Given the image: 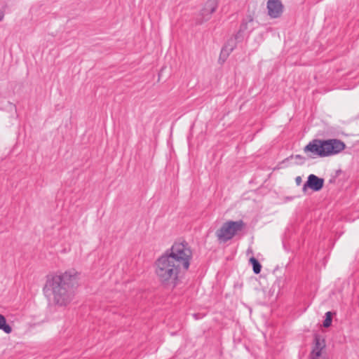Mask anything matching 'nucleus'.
Wrapping results in <instances>:
<instances>
[{
    "mask_svg": "<svg viewBox=\"0 0 359 359\" xmlns=\"http://www.w3.org/2000/svg\"><path fill=\"white\" fill-rule=\"evenodd\" d=\"M332 312L330 311H327L326 313H325V319L323 321V326L325 327H328L331 325V323H332Z\"/></svg>",
    "mask_w": 359,
    "mask_h": 359,
    "instance_id": "f8f14e48",
    "label": "nucleus"
},
{
    "mask_svg": "<svg viewBox=\"0 0 359 359\" xmlns=\"http://www.w3.org/2000/svg\"><path fill=\"white\" fill-rule=\"evenodd\" d=\"M245 227L243 220L227 221L216 231V236L219 242H227L241 231Z\"/></svg>",
    "mask_w": 359,
    "mask_h": 359,
    "instance_id": "20e7f679",
    "label": "nucleus"
},
{
    "mask_svg": "<svg viewBox=\"0 0 359 359\" xmlns=\"http://www.w3.org/2000/svg\"><path fill=\"white\" fill-rule=\"evenodd\" d=\"M324 185V179L317 177L313 174L309 175L306 181V186L313 191H320Z\"/></svg>",
    "mask_w": 359,
    "mask_h": 359,
    "instance_id": "6e6552de",
    "label": "nucleus"
},
{
    "mask_svg": "<svg viewBox=\"0 0 359 359\" xmlns=\"http://www.w3.org/2000/svg\"><path fill=\"white\" fill-rule=\"evenodd\" d=\"M283 6L280 0H268V14L271 18H279L283 13Z\"/></svg>",
    "mask_w": 359,
    "mask_h": 359,
    "instance_id": "423d86ee",
    "label": "nucleus"
},
{
    "mask_svg": "<svg viewBox=\"0 0 359 359\" xmlns=\"http://www.w3.org/2000/svg\"><path fill=\"white\" fill-rule=\"evenodd\" d=\"M4 13L3 11H0V22H1L4 20Z\"/></svg>",
    "mask_w": 359,
    "mask_h": 359,
    "instance_id": "f3484780",
    "label": "nucleus"
},
{
    "mask_svg": "<svg viewBox=\"0 0 359 359\" xmlns=\"http://www.w3.org/2000/svg\"><path fill=\"white\" fill-rule=\"evenodd\" d=\"M192 251L187 243H175L154 263V271L164 286H177L188 271Z\"/></svg>",
    "mask_w": 359,
    "mask_h": 359,
    "instance_id": "f257e3e1",
    "label": "nucleus"
},
{
    "mask_svg": "<svg viewBox=\"0 0 359 359\" xmlns=\"http://www.w3.org/2000/svg\"><path fill=\"white\" fill-rule=\"evenodd\" d=\"M0 330L6 334H10L12 332V327L6 323L5 317L1 314H0Z\"/></svg>",
    "mask_w": 359,
    "mask_h": 359,
    "instance_id": "9d476101",
    "label": "nucleus"
},
{
    "mask_svg": "<svg viewBox=\"0 0 359 359\" xmlns=\"http://www.w3.org/2000/svg\"><path fill=\"white\" fill-rule=\"evenodd\" d=\"M308 188H309V186H306V182L304 183V184L303 185V187H302V191L303 192L306 193Z\"/></svg>",
    "mask_w": 359,
    "mask_h": 359,
    "instance_id": "dca6fc26",
    "label": "nucleus"
},
{
    "mask_svg": "<svg viewBox=\"0 0 359 359\" xmlns=\"http://www.w3.org/2000/svg\"><path fill=\"white\" fill-rule=\"evenodd\" d=\"M77 273L69 270L48 278L46 287L51 290L54 302L59 306H66L73 299L74 287L76 283Z\"/></svg>",
    "mask_w": 359,
    "mask_h": 359,
    "instance_id": "f03ea898",
    "label": "nucleus"
},
{
    "mask_svg": "<svg viewBox=\"0 0 359 359\" xmlns=\"http://www.w3.org/2000/svg\"><path fill=\"white\" fill-rule=\"evenodd\" d=\"M295 182H296V184L297 185H299L301 184V182H302L301 177H299V176L297 177L296 179H295Z\"/></svg>",
    "mask_w": 359,
    "mask_h": 359,
    "instance_id": "2eb2a0df",
    "label": "nucleus"
},
{
    "mask_svg": "<svg viewBox=\"0 0 359 359\" xmlns=\"http://www.w3.org/2000/svg\"><path fill=\"white\" fill-rule=\"evenodd\" d=\"M250 262L252 264L253 272L255 274H259L262 269V265L259 261L254 257L250 259Z\"/></svg>",
    "mask_w": 359,
    "mask_h": 359,
    "instance_id": "9b49d317",
    "label": "nucleus"
},
{
    "mask_svg": "<svg viewBox=\"0 0 359 359\" xmlns=\"http://www.w3.org/2000/svg\"><path fill=\"white\" fill-rule=\"evenodd\" d=\"M232 43L233 41H232ZM235 48V45L233 43L231 44L230 41L228 42L222 49L219 56V60H222L223 62L226 60L230 53Z\"/></svg>",
    "mask_w": 359,
    "mask_h": 359,
    "instance_id": "1a4fd4ad",
    "label": "nucleus"
},
{
    "mask_svg": "<svg viewBox=\"0 0 359 359\" xmlns=\"http://www.w3.org/2000/svg\"><path fill=\"white\" fill-rule=\"evenodd\" d=\"M193 316L194 317V318H195V319H196V320H197V319H198V314L194 313V314L193 315Z\"/></svg>",
    "mask_w": 359,
    "mask_h": 359,
    "instance_id": "a211bd4d",
    "label": "nucleus"
},
{
    "mask_svg": "<svg viewBox=\"0 0 359 359\" xmlns=\"http://www.w3.org/2000/svg\"><path fill=\"white\" fill-rule=\"evenodd\" d=\"M290 158H294L298 164L302 165L305 163L306 158L305 157L302 156V155L297 154V155H292L290 156Z\"/></svg>",
    "mask_w": 359,
    "mask_h": 359,
    "instance_id": "ddd939ff",
    "label": "nucleus"
},
{
    "mask_svg": "<svg viewBox=\"0 0 359 359\" xmlns=\"http://www.w3.org/2000/svg\"><path fill=\"white\" fill-rule=\"evenodd\" d=\"M346 147L344 142L338 139H314L304 148V152L311 158L336 155Z\"/></svg>",
    "mask_w": 359,
    "mask_h": 359,
    "instance_id": "7ed1b4c3",
    "label": "nucleus"
},
{
    "mask_svg": "<svg viewBox=\"0 0 359 359\" xmlns=\"http://www.w3.org/2000/svg\"><path fill=\"white\" fill-rule=\"evenodd\" d=\"M218 6V0H208L201 11V14L205 20L210 18L212 14L215 12Z\"/></svg>",
    "mask_w": 359,
    "mask_h": 359,
    "instance_id": "0eeeda50",
    "label": "nucleus"
},
{
    "mask_svg": "<svg viewBox=\"0 0 359 359\" xmlns=\"http://www.w3.org/2000/svg\"><path fill=\"white\" fill-rule=\"evenodd\" d=\"M309 359H329L326 352L325 339L319 335H316L312 350L309 354Z\"/></svg>",
    "mask_w": 359,
    "mask_h": 359,
    "instance_id": "39448f33",
    "label": "nucleus"
},
{
    "mask_svg": "<svg viewBox=\"0 0 359 359\" xmlns=\"http://www.w3.org/2000/svg\"><path fill=\"white\" fill-rule=\"evenodd\" d=\"M253 21V18L251 15H249L248 17V21L247 22H243V23L241 25L240 32H244L248 29V23L252 22Z\"/></svg>",
    "mask_w": 359,
    "mask_h": 359,
    "instance_id": "4468645a",
    "label": "nucleus"
}]
</instances>
